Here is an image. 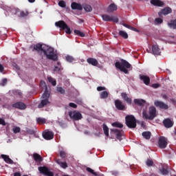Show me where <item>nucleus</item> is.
Listing matches in <instances>:
<instances>
[{
    "mask_svg": "<svg viewBox=\"0 0 176 176\" xmlns=\"http://www.w3.org/2000/svg\"><path fill=\"white\" fill-rule=\"evenodd\" d=\"M115 65L118 69H120L124 74H129V69H133L131 65L125 60H122L121 62H116Z\"/></svg>",
    "mask_w": 176,
    "mask_h": 176,
    "instance_id": "obj_2",
    "label": "nucleus"
},
{
    "mask_svg": "<svg viewBox=\"0 0 176 176\" xmlns=\"http://www.w3.org/2000/svg\"><path fill=\"white\" fill-rule=\"evenodd\" d=\"M161 109H168V105L164 104V102L162 103L161 106Z\"/></svg>",
    "mask_w": 176,
    "mask_h": 176,
    "instance_id": "obj_47",
    "label": "nucleus"
},
{
    "mask_svg": "<svg viewBox=\"0 0 176 176\" xmlns=\"http://www.w3.org/2000/svg\"><path fill=\"white\" fill-rule=\"evenodd\" d=\"M141 80H143L144 85H149V82H151V78H149V76H140Z\"/></svg>",
    "mask_w": 176,
    "mask_h": 176,
    "instance_id": "obj_22",
    "label": "nucleus"
},
{
    "mask_svg": "<svg viewBox=\"0 0 176 176\" xmlns=\"http://www.w3.org/2000/svg\"><path fill=\"white\" fill-rule=\"evenodd\" d=\"M129 30H131V31H135V32H138V30L137 28H133V26H131Z\"/></svg>",
    "mask_w": 176,
    "mask_h": 176,
    "instance_id": "obj_56",
    "label": "nucleus"
},
{
    "mask_svg": "<svg viewBox=\"0 0 176 176\" xmlns=\"http://www.w3.org/2000/svg\"><path fill=\"white\" fill-rule=\"evenodd\" d=\"M122 25H123L124 27H126V28H129V30H130V28H131V26H130L129 25H127V24H126V23H123Z\"/></svg>",
    "mask_w": 176,
    "mask_h": 176,
    "instance_id": "obj_58",
    "label": "nucleus"
},
{
    "mask_svg": "<svg viewBox=\"0 0 176 176\" xmlns=\"http://www.w3.org/2000/svg\"><path fill=\"white\" fill-rule=\"evenodd\" d=\"M102 20L104 21H113V23H118L119 19L116 16H109L108 14L102 15Z\"/></svg>",
    "mask_w": 176,
    "mask_h": 176,
    "instance_id": "obj_9",
    "label": "nucleus"
},
{
    "mask_svg": "<svg viewBox=\"0 0 176 176\" xmlns=\"http://www.w3.org/2000/svg\"><path fill=\"white\" fill-rule=\"evenodd\" d=\"M33 159L34 160H35L37 162H42V160H43V158H42V156H41V155L35 153L33 154Z\"/></svg>",
    "mask_w": 176,
    "mask_h": 176,
    "instance_id": "obj_23",
    "label": "nucleus"
},
{
    "mask_svg": "<svg viewBox=\"0 0 176 176\" xmlns=\"http://www.w3.org/2000/svg\"><path fill=\"white\" fill-rule=\"evenodd\" d=\"M103 131L107 137L109 136V129L105 124H103Z\"/></svg>",
    "mask_w": 176,
    "mask_h": 176,
    "instance_id": "obj_26",
    "label": "nucleus"
},
{
    "mask_svg": "<svg viewBox=\"0 0 176 176\" xmlns=\"http://www.w3.org/2000/svg\"><path fill=\"white\" fill-rule=\"evenodd\" d=\"M14 176H21V173L16 172V173H14Z\"/></svg>",
    "mask_w": 176,
    "mask_h": 176,
    "instance_id": "obj_60",
    "label": "nucleus"
},
{
    "mask_svg": "<svg viewBox=\"0 0 176 176\" xmlns=\"http://www.w3.org/2000/svg\"><path fill=\"white\" fill-rule=\"evenodd\" d=\"M160 85L159 84H153L152 85V87H153L154 89H157V87H160Z\"/></svg>",
    "mask_w": 176,
    "mask_h": 176,
    "instance_id": "obj_57",
    "label": "nucleus"
},
{
    "mask_svg": "<svg viewBox=\"0 0 176 176\" xmlns=\"http://www.w3.org/2000/svg\"><path fill=\"white\" fill-rule=\"evenodd\" d=\"M0 72H3V66L0 64Z\"/></svg>",
    "mask_w": 176,
    "mask_h": 176,
    "instance_id": "obj_59",
    "label": "nucleus"
},
{
    "mask_svg": "<svg viewBox=\"0 0 176 176\" xmlns=\"http://www.w3.org/2000/svg\"><path fill=\"white\" fill-rule=\"evenodd\" d=\"M56 27H58L60 30H65L66 34H71V28L65 23L64 21H59L55 23Z\"/></svg>",
    "mask_w": 176,
    "mask_h": 176,
    "instance_id": "obj_6",
    "label": "nucleus"
},
{
    "mask_svg": "<svg viewBox=\"0 0 176 176\" xmlns=\"http://www.w3.org/2000/svg\"><path fill=\"white\" fill-rule=\"evenodd\" d=\"M142 116L144 119L153 120V119L156 118V108L155 107H150L148 112H146V111H143Z\"/></svg>",
    "mask_w": 176,
    "mask_h": 176,
    "instance_id": "obj_3",
    "label": "nucleus"
},
{
    "mask_svg": "<svg viewBox=\"0 0 176 176\" xmlns=\"http://www.w3.org/2000/svg\"><path fill=\"white\" fill-rule=\"evenodd\" d=\"M158 145L161 149H164L167 146V139L164 137H160L158 140Z\"/></svg>",
    "mask_w": 176,
    "mask_h": 176,
    "instance_id": "obj_10",
    "label": "nucleus"
},
{
    "mask_svg": "<svg viewBox=\"0 0 176 176\" xmlns=\"http://www.w3.org/2000/svg\"><path fill=\"white\" fill-rule=\"evenodd\" d=\"M40 86H41V87H45V91H47V86H46L45 81H41Z\"/></svg>",
    "mask_w": 176,
    "mask_h": 176,
    "instance_id": "obj_43",
    "label": "nucleus"
},
{
    "mask_svg": "<svg viewBox=\"0 0 176 176\" xmlns=\"http://www.w3.org/2000/svg\"><path fill=\"white\" fill-rule=\"evenodd\" d=\"M13 108H16L17 109H25L27 105L22 102H18L12 104Z\"/></svg>",
    "mask_w": 176,
    "mask_h": 176,
    "instance_id": "obj_11",
    "label": "nucleus"
},
{
    "mask_svg": "<svg viewBox=\"0 0 176 176\" xmlns=\"http://www.w3.org/2000/svg\"><path fill=\"white\" fill-rule=\"evenodd\" d=\"M161 174H162V175H167V174H168V171L167 169H162L161 170Z\"/></svg>",
    "mask_w": 176,
    "mask_h": 176,
    "instance_id": "obj_48",
    "label": "nucleus"
},
{
    "mask_svg": "<svg viewBox=\"0 0 176 176\" xmlns=\"http://www.w3.org/2000/svg\"><path fill=\"white\" fill-rule=\"evenodd\" d=\"M87 171L91 174H93V175L97 176V173L94 172V170L91 169V168H87Z\"/></svg>",
    "mask_w": 176,
    "mask_h": 176,
    "instance_id": "obj_41",
    "label": "nucleus"
},
{
    "mask_svg": "<svg viewBox=\"0 0 176 176\" xmlns=\"http://www.w3.org/2000/svg\"><path fill=\"white\" fill-rule=\"evenodd\" d=\"M107 88L105 87H98L97 90L98 91H102L104 90H106Z\"/></svg>",
    "mask_w": 176,
    "mask_h": 176,
    "instance_id": "obj_51",
    "label": "nucleus"
},
{
    "mask_svg": "<svg viewBox=\"0 0 176 176\" xmlns=\"http://www.w3.org/2000/svg\"><path fill=\"white\" fill-rule=\"evenodd\" d=\"M21 17H25L26 16H28V12L27 11H22L20 13Z\"/></svg>",
    "mask_w": 176,
    "mask_h": 176,
    "instance_id": "obj_45",
    "label": "nucleus"
},
{
    "mask_svg": "<svg viewBox=\"0 0 176 176\" xmlns=\"http://www.w3.org/2000/svg\"><path fill=\"white\" fill-rule=\"evenodd\" d=\"M172 12L173 10H171L170 8L167 7L162 10L161 12H159V15L162 16V14H164V16H166V14H170Z\"/></svg>",
    "mask_w": 176,
    "mask_h": 176,
    "instance_id": "obj_15",
    "label": "nucleus"
},
{
    "mask_svg": "<svg viewBox=\"0 0 176 176\" xmlns=\"http://www.w3.org/2000/svg\"><path fill=\"white\" fill-rule=\"evenodd\" d=\"M112 126H113V127H118L119 129H122L123 127V124L119 122H113Z\"/></svg>",
    "mask_w": 176,
    "mask_h": 176,
    "instance_id": "obj_38",
    "label": "nucleus"
},
{
    "mask_svg": "<svg viewBox=\"0 0 176 176\" xmlns=\"http://www.w3.org/2000/svg\"><path fill=\"white\" fill-rule=\"evenodd\" d=\"M12 131L14 134H17V133H20V131H21V129L19 126H14L12 128Z\"/></svg>",
    "mask_w": 176,
    "mask_h": 176,
    "instance_id": "obj_34",
    "label": "nucleus"
},
{
    "mask_svg": "<svg viewBox=\"0 0 176 176\" xmlns=\"http://www.w3.org/2000/svg\"><path fill=\"white\" fill-rule=\"evenodd\" d=\"M151 3L154 6H163L164 5V3L160 0H151Z\"/></svg>",
    "mask_w": 176,
    "mask_h": 176,
    "instance_id": "obj_21",
    "label": "nucleus"
},
{
    "mask_svg": "<svg viewBox=\"0 0 176 176\" xmlns=\"http://www.w3.org/2000/svg\"><path fill=\"white\" fill-rule=\"evenodd\" d=\"M154 105H155V107H158L159 108H162V105H163V102L155 100L154 102Z\"/></svg>",
    "mask_w": 176,
    "mask_h": 176,
    "instance_id": "obj_39",
    "label": "nucleus"
},
{
    "mask_svg": "<svg viewBox=\"0 0 176 176\" xmlns=\"http://www.w3.org/2000/svg\"><path fill=\"white\" fill-rule=\"evenodd\" d=\"M56 91H58V93H60V94H65V90H64L61 87H58L56 88Z\"/></svg>",
    "mask_w": 176,
    "mask_h": 176,
    "instance_id": "obj_37",
    "label": "nucleus"
},
{
    "mask_svg": "<svg viewBox=\"0 0 176 176\" xmlns=\"http://www.w3.org/2000/svg\"><path fill=\"white\" fill-rule=\"evenodd\" d=\"M49 97H50V93L49 91H45L42 96L43 99L41 100L40 104L38 105V108H43V107L49 105V104H50V101H49Z\"/></svg>",
    "mask_w": 176,
    "mask_h": 176,
    "instance_id": "obj_4",
    "label": "nucleus"
},
{
    "mask_svg": "<svg viewBox=\"0 0 176 176\" xmlns=\"http://www.w3.org/2000/svg\"><path fill=\"white\" fill-rule=\"evenodd\" d=\"M152 52L153 54L156 56H159L160 54V50L159 49V47L157 45H153L152 47Z\"/></svg>",
    "mask_w": 176,
    "mask_h": 176,
    "instance_id": "obj_24",
    "label": "nucleus"
},
{
    "mask_svg": "<svg viewBox=\"0 0 176 176\" xmlns=\"http://www.w3.org/2000/svg\"><path fill=\"white\" fill-rule=\"evenodd\" d=\"M36 121L38 123V124H43L45 123H46V120L45 118H37Z\"/></svg>",
    "mask_w": 176,
    "mask_h": 176,
    "instance_id": "obj_33",
    "label": "nucleus"
},
{
    "mask_svg": "<svg viewBox=\"0 0 176 176\" xmlns=\"http://www.w3.org/2000/svg\"><path fill=\"white\" fill-rule=\"evenodd\" d=\"M28 1L32 3L35 2V0H28Z\"/></svg>",
    "mask_w": 176,
    "mask_h": 176,
    "instance_id": "obj_62",
    "label": "nucleus"
},
{
    "mask_svg": "<svg viewBox=\"0 0 176 176\" xmlns=\"http://www.w3.org/2000/svg\"><path fill=\"white\" fill-rule=\"evenodd\" d=\"M134 102H135V104H137L138 105H144V104H145L146 101L142 99H135Z\"/></svg>",
    "mask_w": 176,
    "mask_h": 176,
    "instance_id": "obj_28",
    "label": "nucleus"
},
{
    "mask_svg": "<svg viewBox=\"0 0 176 176\" xmlns=\"http://www.w3.org/2000/svg\"><path fill=\"white\" fill-rule=\"evenodd\" d=\"M66 60L69 63H72V61H74V58L72 56H67Z\"/></svg>",
    "mask_w": 176,
    "mask_h": 176,
    "instance_id": "obj_49",
    "label": "nucleus"
},
{
    "mask_svg": "<svg viewBox=\"0 0 176 176\" xmlns=\"http://www.w3.org/2000/svg\"><path fill=\"white\" fill-rule=\"evenodd\" d=\"M163 123H164V125L165 126V127H166L167 129H170V127H173V121H171V120L167 118V119H165L164 121H163Z\"/></svg>",
    "mask_w": 176,
    "mask_h": 176,
    "instance_id": "obj_18",
    "label": "nucleus"
},
{
    "mask_svg": "<svg viewBox=\"0 0 176 176\" xmlns=\"http://www.w3.org/2000/svg\"><path fill=\"white\" fill-rule=\"evenodd\" d=\"M154 105H155V107H158L159 108H162V105H163V102L155 100L154 102Z\"/></svg>",
    "mask_w": 176,
    "mask_h": 176,
    "instance_id": "obj_40",
    "label": "nucleus"
},
{
    "mask_svg": "<svg viewBox=\"0 0 176 176\" xmlns=\"http://www.w3.org/2000/svg\"><path fill=\"white\" fill-rule=\"evenodd\" d=\"M168 25L170 28H174L175 30H176V19L170 23H168Z\"/></svg>",
    "mask_w": 176,
    "mask_h": 176,
    "instance_id": "obj_31",
    "label": "nucleus"
},
{
    "mask_svg": "<svg viewBox=\"0 0 176 176\" xmlns=\"http://www.w3.org/2000/svg\"><path fill=\"white\" fill-rule=\"evenodd\" d=\"M146 164V166H153V161H152V160H148Z\"/></svg>",
    "mask_w": 176,
    "mask_h": 176,
    "instance_id": "obj_46",
    "label": "nucleus"
},
{
    "mask_svg": "<svg viewBox=\"0 0 176 176\" xmlns=\"http://www.w3.org/2000/svg\"><path fill=\"white\" fill-rule=\"evenodd\" d=\"M74 34H76V35H78L79 36H81L82 38L85 36V33L82 32L80 30H75Z\"/></svg>",
    "mask_w": 176,
    "mask_h": 176,
    "instance_id": "obj_32",
    "label": "nucleus"
},
{
    "mask_svg": "<svg viewBox=\"0 0 176 176\" xmlns=\"http://www.w3.org/2000/svg\"><path fill=\"white\" fill-rule=\"evenodd\" d=\"M115 133H117V138H119L122 134L120 133V131H118V129H114Z\"/></svg>",
    "mask_w": 176,
    "mask_h": 176,
    "instance_id": "obj_54",
    "label": "nucleus"
},
{
    "mask_svg": "<svg viewBox=\"0 0 176 176\" xmlns=\"http://www.w3.org/2000/svg\"><path fill=\"white\" fill-rule=\"evenodd\" d=\"M100 98H108V91H104L100 94Z\"/></svg>",
    "mask_w": 176,
    "mask_h": 176,
    "instance_id": "obj_35",
    "label": "nucleus"
},
{
    "mask_svg": "<svg viewBox=\"0 0 176 176\" xmlns=\"http://www.w3.org/2000/svg\"><path fill=\"white\" fill-rule=\"evenodd\" d=\"M38 171L40 174H43L46 176H54V173L50 170L47 166H39Z\"/></svg>",
    "mask_w": 176,
    "mask_h": 176,
    "instance_id": "obj_7",
    "label": "nucleus"
},
{
    "mask_svg": "<svg viewBox=\"0 0 176 176\" xmlns=\"http://www.w3.org/2000/svg\"><path fill=\"white\" fill-rule=\"evenodd\" d=\"M59 155H60V157H62L63 159H65V157H66V156H67V153H65V151H60L59 152Z\"/></svg>",
    "mask_w": 176,
    "mask_h": 176,
    "instance_id": "obj_42",
    "label": "nucleus"
},
{
    "mask_svg": "<svg viewBox=\"0 0 176 176\" xmlns=\"http://www.w3.org/2000/svg\"><path fill=\"white\" fill-rule=\"evenodd\" d=\"M6 82H8V80L6 78L3 79V86H4L5 84H6Z\"/></svg>",
    "mask_w": 176,
    "mask_h": 176,
    "instance_id": "obj_61",
    "label": "nucleus"
},
{
    "mask_svg": "<svg viewBox=\"0 0 176 176\" xmlns=\"http://www.w3.org/2000/svg\"><path fill=\"white\" fill-rule=\"evenodd\" d=\"M0 124H2V126H6V122H5V120L0 118Z\"/></svg>",
    "mask_w": 176,
    "mask_h": 176,
    "instance_id": "obj_52",
    "label": "nucleus"
},
{
    "mask_svg": "<svg viewBox=\"0 0 176 176\" xmlns=\"http://www.w3.org/2000/svg\"><path fill=\"white\" fill-rule=\"evenodd\" d=\"M69 107H71L72 108H77V105L75 104V103H72V102H71V103H69Z\"/></svg>",
    "mask_w": 176,
    "mask_h": 176,
    "instance_id": "obj_55",
    "label": "nucleus"
},
{
    "mask_svg": "<svg viewBox=\"0 0 176 176\" xmlns=\"http://www.w3.org/2000/svg\"><path fill=\"white\" fill-rule=\"evenodd\" d=\"M115 10H118V6L115 3L110 4L107 8L108 13H112L113 12H115Z\"/></svg>",
    "mask_w": 176,
    "mask_h": 176,
    "instance_id": "obj_17",
    "label": "nucleus"
},
{
    "mask_svg": "<svg viewBox=\"0 0 176 176\" xmlns=\"http://www.w3.org/2000/svg\"><path fill=\"white\" fill-rule=\"evenodd\" d=\"M58 66H56L54 69V72H58L60 71V63H58Z\"/></svg>",
    "mask_w": 176,
    "mask_h": 176,
    "instance_id": "obj_50",
    "label": "nucleus"
},
{
    "mask_svg": "<svg viewBox=\"0 0 176 176\" xmlns=\"http://www.w3.org/2000/svg\"><path fill=\"white\" fill-rule=\"evenodd\" d=\"M155 21L156 23H157V24H161V23H163V19L160 18H157V19H155Z\"/></svg>",
    "mask_w": 176,
    "mask_h": 176,
    "instance_id": "obj_53",
    "label": "nucleus"
},
{
    "mask_svg": "<svg viewBox=\"0 0 176 176\" xmlns=\"http://www.w3.org/2000/svg\"><path fill=\"white\" fill-rule=\"evenodd\" d=\"M1 156L6 163H8V164H13V160H12V159H10L8 155L2 154Z\"/></svg>",
    "mask_w": 176,
    "mask_h": 176,
    "instance_id": "obj_20",
    "label": "nucleus"
},
{
    "mask_svg": "<svg viewBox=\"0 0 176 176\" xmlns=\"http://www.w3.org/2000/svg\"><path fill=\"white\" fill-rule=\"evenodd\" d=\"M47 80H48V82H50V83H52V86H56L57 85L56 80H54V78H53L52 77H48Z\"/></svg>",
    "mask_w": 176,
    "mask_h": 176,
    "instance_id": "obj_30",
    "label": "nucleus"
},
{
    "mask_svg": "<svg viewBox=\"0 0 176 176\" xmlns=\"http://www.w3.org/2000/svg\"><path fill=\"white\" fill-rule=\"evenodd\" d=\"M115 106L116 108H117V109H118L119 111H123V109H124L125 108L124 104H123V102H122V101L119 100H116L115 101Z\"/></svg>",
    "mask_w": 176,
    "mask_h": 176,
    "instance_id": "obj_12",
    "label": "nucleus"
},
{
    "mask_svg": "<svg viewBox=\"0 0 176 176\" xmlns=\"http://www.w3.org/2000/svg\"><path fill=\"white\" fill-rule=\"evenodd\" d=\"M85 12H91L93 10V8L90 5H85L84 7Z\"/></svg>",
    "mask_w": 176,
    "mask_h": 176,
    "instance_id": "obj_36",
    "label": "nucleus"
},
{
    "mask_svg": "<svg viewBox=\"0 0 176 176\" xmlns=\"http://www.w3.org/2000/svg\"><path fill=\"white\" fill-rule=\"evenodd\" d=\"M34 50H37V52H43L44 54L46 55L47 58H49V60H53L54 61L57 60V55L54 54V49L52 47L37 44L34 46Z\"/></svg>",
    "mask_w": 176,
    "mask_h": 176,
    "instance_id": "obj_1",
    "label": "nucleus"
},
{
    "mask_svg": "<svg viewBox=\"0 0 176 176\" xmlns=\"http://www.w3.org/2000/svg\"><path fill=\"white\" fill-rule=\"evenodd\" d=\"M119 35L124 39H127L129 38V34H127V33L123 30H120L119 32Z\"/></svg>",
    "mask_w": 176,
    "mask_h": 176,
    "instance_id": "obj_27",
    "label": "nucleus"
},
{
    "mask_svg": "<svg viewBox=\"0 0 176 176\" xmlns=\"http://www.w3.org/2000/svg\"><path fill=\"white\" fill-rule=\"evenodd\" d=\"M88 64L93 65L94 67H97L98 65V60L94 58H88L87 59Z\"/></svg>",
    "mask_w": 176,
    "mask_h": 176,
    "instance_id": "obj_16",
    "label": "nucleus"
},
{
    "mask_svg": "<svg viewBox=\"0 0 176 176\" xmlns=\"http://www.w3.org/2000/svg\"><path fill=\"white\" fill-rule=\"evenodd\" d=\"M121 96L122 98L128 103V104H131V98H129L127 96V94L126 93H122Z\"/></svg>",
    "mask_w": 176,
    "mask_h": 176,
    "instance_id": "obj_25",
    "label": "nucleus"
},
{
    "mask_svg": "<svg viewBox=\"0 0 176 176\" xmlns=\"http://www.w3.org/2000/svg\"><path fill=\"white\" fill-rule=\"evenodd\" d=\"M71 8L73 10H82L83 9L82 5L76 2L72 3Z\"/></svg>",
    "mask_w": 176,
    "mask_h": 176,
    "instance_id": "obj_14",
    "label": "nucleus"
},
{
    "mask_svg": "<svg viewBox=\"0 0 176 176\" xmlns=\"http://www.w3.org/2000/svg\"><path fill=\"white\" fill-rule=\"evenodd\" d=\"M56 163H57V164H58V166L62 168L65 169L68 167V164H67V162H62L61 160H56Z\"/></svg>",
    "mask_w": 176,
    "mask_h": 176,
    "instance_id": "obj_19",
    "label": "nucleus"
},
{
    "mask_svg": "<svg viewBox=\"0 0 176 176\" xmlns=\"http://www.w3.org/2000/svg\"><path fill=\"white\" fill-rule=\"evenodd\" d=\"M43 136L45 140H53L54 138V133L52 131H47L43 133Z\"/></svg>",
    "mask_w": 176,
    "mask_h": 176,
    "instance_id": "obj_13",
    "label": "nucleus"
},
{
    "mask_svg": "<svg viewBox=\"0 0 176 176\" xmlns=\"http://www.w3.org/2000/svg\"><path fill=\"white\" fill-rule=\"evenodd\" d=\"M69 116L73 120H80L82 119V113L79 111H69Z\"/></svg>",
    "mask_w": 176,
    "mask_h": 176,
    "instance_id": "obj_8",
    "label": "nucleus"
},
{
    "mask_svg": "<svg viewBox=\"0 0 176 176\" xmlns=\"http://www.w3.org/2000/svg\"><path fill=\"white\" fill-rule=\"evenodd\" d=\"M58 6H60V8H65V1L61 0L58 2Z\"/></svg>",
    "mask_w": 176,
    "mask_h": 176,
    "instance_id": "obj_44",
    "label": "nucleus"
},
{
    "mask_svg": "<svg viewBox=\"0 0 176 176\" xmlns=\"http://www.w3.org/2000/svg\"><path fill=\"white\" fill-rule=\"evenodd\" d=\"M126 124L129 129H135L137 127V120L133 116H126L125 118Z\"/></svg>",
    "mask_w": 176,
    "mask_h": 176,
    "instance_id": "obj_5",
    "label": "nucleus"
},
{
    "mask_svg": "<svg viewBox=\"0 0 176 176\" xmlns=\"http://www.w3.org/2000/svg\"><path fill=\"white\" fill-rule=\"evenodd\" d=\"M142 135H143L144 138H146V140L151 139V132H148V131L143 132Z\"/></svg>",
    "mask_w": 176,
    "mask_h": 176,
    "instance_id": "obj_29",
    "label": "nucleus"
}]
</instances>
